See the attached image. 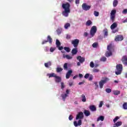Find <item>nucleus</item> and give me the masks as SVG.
I'll return each instance as SVG.
<instances>
[{
  "label": "nucleus",
  "mask_w": 127,
  "mask_h": 127,
  "mask_svg": "<svg viewBox=\"0 0 127 127\" xmlns=\"http://www.w3.org/2000/svg\"><path fill=\"white\" fill-rule=\"evenodd\" d=\"M121 61L124 65L125 66H127V56H124L122 59Z\"/></svg>",
  "instance_id": "obj_8"
},
{
  "label": "nucleus",
  "mask_w": 127,
  "mask_h": 127,
  "mask_svg": "<svg viewBox=\"0 0 127 127\" xmlns=\"http://www.w3.org/2000/svg\"><path fill=\"white\" fill-rule=\"evenodd\" d=\"M98 45L99 44H98V43L95 42L92 44V47H93V48H97V47H98Z\"/></svg>",
  "instance_id": "obj_36"
},
{
  "label": "nucleus",
  "mask_w": 127,
  "mask_h": 127,
  "mask_svg": "<svg viewBox=\"0 0 127 127\" xmlns=\"http://www.w3.org/2000/svg\"><path fill=\"white\" fill-rule=\"evenodd\" d=\"M52 64H51V62H49L47 63H45V66L46 68H48V67H49V66H51Z\"/></svg>",
  "instance_id": "obj_30"
},
{
  "label": "nucleus",
  "mask_w": 127,
  "mask_h": 127,
  "mask_svg": "<svg viewBox=\"0 0 127 127\" xmlns=\"http://www.w3.org/2000/svg\"><path fill=\"white\" fill-rule=\"evenodd\" d=\"M85 83V81L80 82L78 83V85H83Z\"/></svg>",
  "instance_id": "obj_59"
},
{
  "label": "nucleus",
  "mask_w": 127,
  "mask_h": 127,
  "mask_svg": "<svg viewBox=\"0 0 127 127\" xmlns=\"http://www.w3.org/2000/svg\"><path fill=\"white\" fill-rule=\"evenodd\" d=\"M84 36H85V37H87V36H88V33H87V32H84Z\"/></svg>",
  "instance_id": "obj_57"
},
{
  "label": "nucleus",
  "mask_w": 127,
  "mask_h": 127,
  "mask_svg": "<svg viewBox=\"0 0 127 127\" xmlns=\"http://www.w3.org/2000/svg\"><path fill=\"white\" fill-rule=\"evenodd\" d=\"M83 113L85 117H89V116L91 115V112H90L89 110H85Z\"/></svg>",
  "instance_id": "obj_19"
},
{
  "label": "nucleus",
  "mask_w": 127,
  "mask_h": 127,
  "mask_svg": "<svg viewBox=\"0 0 127 127\" xmlns=\"http://www.w3.org/2000/svg\"><path fill=\"white\" fill-rule=\"evenodd\" d=\"M120 119V117L118 116H117L115 117V118L113 120V122L116 124V123L117 122V121H118V120H119Z\"/></svg>",
  "instance_id": "obj_40"
},
{
  "label": "nucleus",
  "mask_w": 127,
  "mask_h": 127,
  "mask_svg": "<svg viewBox=\"0 0 127 127\" xmlns=\"http://www.w3.org/2000/svg\"><path fill=\"white\" fill-rule=\"evenodd\" d=\"M112 54H113L112 53V52L111 51H109L106 52L105 54V56L106 57H110V56H112Z\"/></svg>",
  "instance_id": "obj_23"
},
{
  "label": "nucleus",
  "mask_w": 127,
  "mask_h": 127,
  "mask_svg": "<svg viewBox=\"0 0 127 127\" xmlns=\"http://www.w3.org/2000/svg\"><path fill=\"white\" fill-rule=\"evenodd\" d=\"M79 42H80V40H79V39H74L71 41V44L73 45L74 48H77V47H78V45H79Z\"/></svg>",
  "instance_id": "obj_6"
},
{
  "label": "nucleus",
  "mask_w": 127,
  "mask_h": 127,
  "mask_svg": "<svg viewBox=\"0 0 127 127\" xmlns=\"http://www.w3.org/2000/svg\"><path fill=\"white\" fill-rule=\"evenodd\" d=\"M96 32H97V27L96 26H93L92 27L90 30V35H91L92 37L95 35Z\"/></svg>",
  "instance_id": "obj_5"
},
{
  "label": "nucleus",
  "mask_w": 127,
  "mask_h": 127,
  "mask_svg": "<svg viewBox=\"0 0 127 127\" xmlns=\"http://www.w3.org/2000/svg\"><path fill=\"white\" fill-rule=\"evenodd\" d=\"M123 23H126V22H127V18L125 20H124L123 21Z\"/></svg>",
  "instance_id": "obj_64"
},
{
  "label": "nucleus",
  "mask_w": 127,
  "mask_h": 127,
  "mask_svg": "<svg viewBox=\"0 0 127 127\" xmlns=\"http://www.w3.org/2000/svg\"><path fill=\"white\" fill-rule=\"evenodd\" d=\"M116 27H118V24H117V23L114 22L111 25L110 28L113 30V29H115Z\"/></svg>",
  "instance_id": "obj_20"
},
{
  "label": "nucleus",
  "mask_w": 127,
  "mask_h": 127,
  "mask_svg": "<svg viewBox=\"0 0 127 127\" xmlns=\"http://www.w3.org/2000/svg\"><path fill=\"white\" fill-rule=\"evenodd\" d=\"M102 107H103V102L101 101L100 103V104L99 105V108H102Z\"/></svg>",
  "instance_id": "obj_49"
},
{
  "label": "nucleus",
  "mask_w": 127,
  "mask_h": 127,
  "mask_svg": "<svg viewBox=\"0 0 127 127\" xmlns=\"http://www.w3.org/2000/svg\"><path fill=\"white\" fill-rule=\"evenodd\" d=\"M78 53V49L77 48H74L71 50V54L72 55H76Z\"/></svg>",
  "instance_id": "obj_15"
},
{
  "label": "nucleus",
  "mask_w": 127,
  "mask_h": 127,
  "mask_svg": "<svg viewBox=\"0 0 127 127\" xmlns=\"http://www.w3.org/2000/svg\"><path fill=\"white\" fill-rule=\"evenodd\" d=\"M47 76H49V78H52V77L56 78L57 75H56L55 73L53 72L52 73H48L47 74Z\"/></svg>",
  "instance_id": "obj_17"
},
{
  "label": "nucleus",
  "mask_w": 127,
  "mask_h": 127,
  "mask_svg": "<svg viewBox=\"0 0 127 127\" xmlns=\"http://www.w3.org/2000/svg\"><path fill=\"white\" fill-rule=\"evenodd\" d=\"M123 108L124 110H127V103L125 102L123 105Z\"/></svg>",
  "instance_id": "obj_33"
},
{
  "label": "nucleus",
  "mask_w": 127,
  "mask_h": 127,
  "mask_svg": "<svg viewBox=\"0 0 127 127\" xmlns=\"http://www.w3.org/2000/svg\"><path fill=\"white\" fill-rule=\"evenodd\" d=\"M79 77L80 78H83V74H81V73H79Z\"/></svg>",
  "instance_id": "obj_61"
},
{
  "label": "nucleus",
  "mask_w": 127,
  "mask_h": 127,
  "mask_svg": "<svg viewBox=\"0 0 127 127\" xmlns=\"http://www.w3.org/2000/svg\"><path fill=\"white\" fill-rule=\"evenodd\" d=\"M73 125L74 127H78V126H80L82 125V120H78V123H77V121H74Z\"/></svg>",
  "instance_id": "obj_13"
},
{
  "label": "nucleus",
  "mask_w": 127,
  "mask_h": 127,
  "mask_svg": "<svg viewBox=\"0 0 127 127\" xmlns=\"http://www.w3.org/2000/svg\"><path fill=\"white\" fill-rule=\"evenodd\" d=\"M50 50L51 52H54V51L55 50V48H51Z\"/></svg>",
  "instance_id": "obj_51"
},
{
  "label": "nucleus",
  "mask_w": 127,
  "mask_h": 127,
  "mask_svg": "<svg viewBox=\"0 0 127 127\" xmlns=\"http://www.w3.org/2000/svg\"><path fill=\"white\" fill-rule=\"evenodd\" d=\"M76 4H79L80 3V0H75Z\"/></svg>",
  "instance_id": "obj_56"
},
{
  "label": "nucleus",
  "mask_w": 127,
  "mask_h": 127,
  "mask_svg": "<svg viewBox=\"0 0 127 127\" xmlns=\"http://www.w3.org/2000/svg\"><path fill=\"white\" fill-rule=\"evenodd\" d=\"M112 48H113V44H110L107 46V50H108V51H111V50H112Z\"/></svg>",
  "instance_id": "obj_31"
},
{
  "label": "nucleus",
  "mask_w": 127,
  "mask_h": 127,
  "mask_svg": "<svg viewBox=\"0 0 127 127\" xmlns=\"http://www.w3.org/2000/svg\"><path fill=\"white\" fill-rule=\"evenodd\" d=\"M82 7L83 10H85L87 11V10H89V9L91 8V5H88L87 3H83L82 5Z\"/></svg>",
  "instance_id": "obj_7"
},
{
  "label": "nucleus",
  "mask_w": 127,
  "mask_h": 127,
  "mask_svg": "<svg viewBox=\"0 0 127 127\" xmlns=\"http://www.w3.org/2000/svg\"><path fill=\"white\" fill-rule=\"evenodd\" d=\"M71 26V25L69 23H66L64 25V28L65 29H68V27H70Z\"/></svg>",
  "instance_id": "obj_32"
},
{
  "label": "nucleus",
  "mask_w": 127,
  "mask_h": 127,
  "mask_svg": "<svg viewBox=\"0 0 127 127\" xmlns=\"http://www.w3.org/2000/svg\"><path fill=\"white\" fill-rule=\"evenodd\" d=\"M66 38V39H70V38H71V36H70V35H67Z\"/></svg>",
  "instance_id": "obj_55"
},
{
  "label": "nucleus",
  "mask_w": 127,
  "mask_h": 127,
  "mask_svg": "<svg viewBox=\"0 0 127 127\" xmlns=\"http://www.w3.org/2000/svg\"><path fill=\"white\" fill-rule=\"evenodd\" d=\"M68 96V94H62L61 97L63 98V101H65L66 100V98Z\"/></svg>",
  "instance_id": "obj_26"
},
{
  "label": "nucleus",
  "mask_w": 127,
  "mask_h": 127,
  "mask_svg": "<svg viewBox=\"0 0 127 127\" xmlns=\"http://www.w3.org/2000/svg\"><path fill=\"white\" fill-rule=\"evenodd\" d=\"M63 58H66V59H67L68 60H70V59H72L73 57L70 56L68 55L63 54Z\"/></svg>",
  "instance_id": "obj_21"
},
{
  "label": "nucleus",
  "mask_w": 127,
  "mask_h": 127,
  "mask_svg": "<svg viewBox=\"0 0 127 127\" xmlns=\"http://www.w3.org/2000/svg\"><path fill=\"white\" fill-rule=\"evenodd\" d=\"M104 120L105 117L103 116H101L98 117V118L97 119V122H100V121H101V122H103Z\"/></svg>",
  "instance_id": "obj_24"
},
{
  "label": "nucleus",
  "mask_w": 127,
  "mask_h": 127,
  "mask_svg": "<svg viewBox=\"0 0 127 127\" xmlns=\"http://www.w3.org/2000/svg\"><path fill=\"white\" fill-rule=\"evenodd\" d=\"M47 42H48V41H47V40H44V41H43V42H42V44H46V43H47Z\"/></svg>",
  "instance_id": "obj_52"
},
{
  "label": "nucleus",
  "mask_w": 127,
  "mask_h": 127,
  "mask_svg": "<svg viewBox=\"0 0 127 127\" xmlns=\"http://www.w3.org/2000/svg\"><path fill=\"white\" fill-rule=\"evenodd\" d=\"M123 13L126 14L127 13V9H125L123 11Z\"/></svg>",
  "instance_id": "obj_50"
},
{
  "label": "nucleus",
  "mask_w": 127,
  "mask_h": 127,
  "mask_svg": "<svg viewBox=\"0 0 127 127\" xmlns=\"http://www.w3.org/2000/svg\"><path fill=\"white\" fill-rule=\"evenodd\" d=\"M62 8L64 9L62 12V14L64 16L67 17L69 16V14L71 12V10L70 7H71V5L68 2H66L65 3L62 4Z\"/></svg>",
  "instance_id": "obj_1"
},
{
  "label": "nucleus",
  "mask_w": 127,
  "mask_h": 127,
  "mask_svg": "<svg viewBox=\"0 0 127 127\" xmlns=\"http://www.w3.org/2000/svg\"><path fill=\"white\" fill-rule=\"evenodd\" d=\"M62 71H63V68L61 67H58L57 68V73H59L60 72H62Z\"/></svg>",
  "instance_id": "obj_35"
},
{
  "label": "nucleus",
  "mask_w": 127,
  "mask_h": 127,
  "mask_svg": "<svg viewBox=\"0 0 127 127\" xmlns=\"http://www.w3.org/2000/svg\"><path fill=\"white\" fill-rule=\"evenodd\" d=\"M47 41L49 42L50 44H52V38H51V36L49 35L48 36Z\"/></svg>",
  "instance_id": "obj_22"
},
{
  "label": "nucleus",
  "mask_w": 127,
  "mask_h": 127,
  "mask_svg": "<svg viewBox=\"0 0 127 127\" xmlns=\"http://www.w3.org/2000/svg\"><path fill=\"white\" fill-rule=\"evenodd\" d=\"M113 94L115 96H118V95H120V94H121V91L119 90H115L113 91Z\"/></svg>",
  "instance_id": "obj_28"
},
{
  "label": "nucleus",
  "mask_w": 127,
  "mask_h": 127,
  "mask_svg": "<svg viewBox=\"0 0 127 127\" xmlns=\"http://www.w3.org/2000/svg\"><path fill=\"white\" fill-rule=\"evenodd\" d=\"M92 71L94 73H98L100 71V70L98 68H94Z\"/></svg>",
  "instance_id": "obj_42"
},
{
  "label": "nucleus",
  "mask_w": 127,
  "mask_h": 127,
  "mask_svg": "<svg viewBox=\"0 0 127 127\" xmlns=\"http://www.w3.org/2000/svg\"><path fill=\"white\" fill-rule=\"evenodd\" d=\"M100 61H102L103 62H105L107 61V58L105 57H103L100 59Z\"/></svg>",
  "instance_id": "obj_39"
},
{
  "label": "nucleus",
  "mask_w": 127,
  "mask_h": 127,
  "mask_svg": "<svg viewBox=\"0 0 127 127\" xmlns=\"http://www.w3.org/2000/svg\"><path fill=\"white\" fill-rule=\"evenodd\" d=\"M64 70H68V64L67 63H65L64 64Z\"/></svg>",
  "instance_id": "obj_34"
},
{
  "label": "nucleus",
  "mask_w": 127,
  "mask_h": 127,
  "mask_svg": "<svg viewBox=\"0 0 127 127\" xmlns=\"http://www.w3.org/2000/svg\"><path fill=\"white\" fill-rule=\"evenodd\" d=\"M77 60H78L80 63H84L85 62V58L82 57L80 56H78L76 58Z\"/></svg>",
  "instance_id": "obj_10"
},
{
  "label": "nucleus",
  "mask_w": 127,
  "mask_h": 127,
  "mask_svg": "<svg viewBox=\"0 0 127 127\" xmlns=\"http://www.w3.org/2000/svg\"><path fill=\"white\" fill-rule=\"evenodd\" d=\"M72 73H73V70H69L66 73V75H65L66 79H69V78H70V76L72 75Z\"/></svg>",
  "instance_id": "obj_12"
},
{
  "label": "nucleus",
  "mask_w": 127,
  "mask_h": 127,
  "mask_svg": "<svg viewBox=\"0 0 127 127\" xmlns=\"http://www.w3.org/2000/svg\"><path fill=\"white\" fill-rule=\"evenodd\" d=\"M116 13H117V10H112L110 13V20L112 22H115V19H116Z\"/></svg>",
  "instance_id": "obj_4"
},
{
  "label": "nucleus",
  "mask_w": 127,
  "mask_h": 127,
  "mask_svg": "<svg viewBox=\"0 0 127 127\" xmlns=\"http://www.w3.org/2000/svg\"><path fill=\"white\" fill-rule=\"evenodd\" d=\"M45 51L46 52H47V51H48V48L47 47H45Z\"/></svg>",
  "instance_id": "obj_58"
},
{
  "label": "nucleus",
  "mask_w": 127,
  "mask_h": 127,
  "mask_svg": "<svg viewBox=\"0 0 127 127\" xmlns=\"http://www.w3.org/2000/svg\"><path fill=\"white\" fill-rule=\"evenodd\" d=\"M63 47H59V50H63Z\"/></svg>",
  "instance_id": "obj_60"
},
{
  "label": "nucleus",
  "mask_w": 127,
  "mask_h": 127,
  "mask_svg": "<svg viewBox=\"0 0 127 127\" xmlns=\"http://www.w3.org/2000/svg\"><path fill=\"white\" fill-rule=\"evenodd\" d=\"M99 14H100V13H99V12L97 11H94V15H95V16H98Z\"/></svg>",
  "instance_id": "obj_43"
},
{
  "label": "nucleus",
  "mask_w": 127,
  "mask_h": 127,
  "mask_svg": "<svg viewBox=\"0 0 127 127\" xmlns=\"http://www.w3.org/2000/svg\"><path fill=\"white\" fill-rule=\"evenodd\" d=\"M93 80V75H91L89 78V81H92Z\"/></svg>",
  "instance_id": "obj_53"
},
{
  "label": "nucleus",
  "mask_w": 127,
  "mask_h": 127,
  "mask_svg": "<svg viewBox=\"0 0 127 127\" xmlns=\"http://www.w3.org/2000/svg\"><path fill=\"white\" fill-rule=\"evenodd\" d=\"M118 31H119V30L117 29L116 30H113L112 31V32H113V33H116V32H118Z\"/></svg>",
  "instance_id": "obj_54"
},
{
  "label": "nucleus",
  "mask_w": 127,
  "mask_h": 127,
  "mask_svg": "<svg viewBox=\"0 0 127 127\" xmlns=\"http://www.w3.org/2000/svg\"><path fill=\"white\" fill-rule=\"evenodd\" d=\"M89 76H90V74H89V73H86V74L84 75V78H85V79H88V78H89Z\"/></svg>",
  "instance_id": "obj_44"
},
{
  "label": "nucleus",
  "mask_w": 127,
  "mask_h": 127,
  "mask_svg": "<svg viewBox=\"0 0 127 127\" xmlns=\"http://www.w3.org/2000/svg\"><path fill=\"white\" fill-rule=\"evenodd\" d=\"M92 23H93L92 22V21H91L90 20H88L86 22V26H90V25H91Z\"/></svg>",
  "instance_id": "obj_27"
},
{
  "label": "nucleus",
  "mask_w": 127,
  "mask_h": 127,
  "mask_svg": "<svg viewBox=\"0 0 127 127\" xmlns=\"http://www.w3.org/2000/svg\"><path fill=\"white\" fill-rule=\"evenodd\" d=\"M122 125H123V122H122V121L118 122L115 124V126L117 127H121Z\"/></svg>",
  "instance_id": "obj_25"
},
{
  "label": "nucleus",
  "mask_w": 127,
  "mask_h": 127,
  "mask_svg": "<svg viewBox=\"0 0 127 127\" xmlns=\"http://www.w3.org/2000/svg\"><path fill=\"white\" fill-rule=\"evenodd\" d=\"M104 35H106V36L108 35V31H106L105 32Z\"/></svg>",
  "instance_id": "obj_63"
},
{
  "label": "nucleus",
  "mask_w": 127,
  "mask_h": 127,
  "mask_svg": "<svg viewBox=\"0 0 127 127\" xmlns=\"http://www.w3.org/2000/svg\"><path fill=\"white\" fill-rule=\"evenodd\" d=\"M122 72H123V64H117L115 74H116V75H121Z\"/></svg>",
  "instance_id": "obj_2"
},
{
  "label": "nucleus",
  "mask_w": 127,
  "mask_h": 127,
  "mask_svg": "<svg viewBox=\"0 0 127 127\" xmlns=\"http://www.w3.org/2000/svg\"><path fill=\"white\" fill-rule=\"evenodd\" d=\"M69 86H70V87H71V86H72L73 85V82H69Z\"/></svg>",
  "instance_id": "obj_62"
},
{
  "label": "nucleus",
  "mask_w": 127,
  "mask_h": 127,
  "mask_svg": "<svg viewBox=\"0 0 127 127\" xmlns=\"http://www.w3.org/2000/svg\"><path fill=\"white\" fill-rule=\"evenodd\" d=\"M106 93H108V94H110V93L112 92V89L110 88H106L105 90Z\"/></svg>",
  "instance_id": "obj_41"
},
{
  "label": "nucleus",
  "mask_w": 127,
  "mask_h": 127,
  "mask_svg": "<svg viewBox=\"0 0 127 127\" xmlns=\"http://www.w3.org/2000/svg\"><path fill=\"white\" fill-rule=\"evenodd\" d=\"M68 120L69 121H72V120H73V116H72V115H70L68 117Z\"/></svg>",
  "instance_id": "obj_48"
},
{
  "label": "nucleus",
  "mask_w": 127,
  "mask_h": 127,
  "mask_svg": "<svg viewBox=\"0 0 127 127\" xmlns=\"http://www.w3.org/2000/svg\"><path fill=\"white\" fill-rule=\"evenodd\" d=\"M119 3V1L118 0H114L113 1V6L114 7H116L117 5H118V4Z\"/></svg>",
  "instance_id": "obj_29"
},
{
  "label": "nucleus",
  "mask_w": 127,
  "mask_h": 127,
  "mask_svg": "<svg viewBox=\"0 0 127 127\" xmlns=\"http://www.w3.org/2000/svg\"><path fill=\"white\" fill-rule=\"evenodd\" d=\"M84 118V114L83 112H79L78 115H76L75 120H79V119H83Z\"/></svg>",
  "instance_id": "obj_11"
},
{
  "label": "nucleus",
  "mask_w": 127,
  "mask_h": 127,
  "mask_svg": "<svg viewBox=\"0 0 127 127\" xmlns=\"http://www.w3.org/2000/svg\"><path fill=\"white\" fill-rule=\"evenodd\" d=\"M65 88V85H64V82H61V89L63 90Z\"/></svg>",
  "instance_id": "obj_47"
},
{
  "label": "nucleus",
  "mask_w": 127,
  "mask_h": 127,
  "mask_svg": "<svg viewBox=\"0 0 127 127\" xmlns=\"http://www.w3.org/2000/svg\"><path fill=\"white\" fill-rule=\"evenodd\" d=\"M115 40L116 42L122 41L124 40V36L122 35H117L115 37Z\"/></svg>",
  "instance_id": "obj_9"
},
{
  "label": "nucleus",
  "mask_w": 127,
  "mask_h": 127,
  "mask_svg": "<svg viewBox=\"0 0 127 127\" xmlns=\"http://www.w3.org/2000/svg\"><path fill=\"white\" fill-rule=\"evenodd\" d=\"M80 99L82 102H83V103L86 102L87 101V99L86 98V96H85L84 94H82L81 95Z\"/></svg>",
  "instance_id": "obj_16"
},
{
  "label": "nucleus",
  "mask_w": 127,
  "mask_h": 127,
  "mask_svg": "<svg viewBox=\"0 0 127 127\" xmlns=\"http://www.w3.org/2000/svg\"><path fill=\"white\" fill-rule=\"evenodd\" d=\"M55 79L56 83H60V82L62 81L61 77L58 76L57 75L56 76Z\"/></svg>",
  "instance_id": "obj_18"
},
{
  "label": "nucleus",
  "mask_w": 127,
  "mask_h": 127,
  "mask_svg": "<svg viewBox=\"0 0 127 127\" xmlns=\"http://www.w3.org/2000/svg\"><path fill=\"white\" fill-rule=\"evenodd\" d=\"M94 84L95 85V90L98 89V88H99V85H98V82H95Z\"/></svg>",
  "instance_id": "obj_45"
},
{
  "label": "nucleus",
  "mask_w": 127,
  "mask_h": 127,
  "mask_svg": "<svg viewBox=\"0 0 127 127\" xmlns=\"http://www.w3.org/2000/svg\"><path fill=\"white\" fill-rule=\"evenodd\" d=\"M90 66L91 68H94V62H91L90 63Z\"/></svg>",
  "instance_id": "obj_46"
},
{
  "label": "nucleus",
  "mask_w": 127,
  "mask_h": 127,
  "mask_svg": "<svg viewBox=\"0 0 127 127\" xmlns=\"http://www.w3.org/2000/svg\"><path fill=\"white\" fill-rule=\"evenodd\" d=\"M102 79V80L99 81V87L100 89H103L104 85H105V84L110 80L108 77H103Z\"/></svg>",
  "instance_id": "obj_3"
},
{
  "label": "nucleus",
  "mask_w": 127,
  "mask_h": 127,
  "mask_svg": "<svg viewBox=\"0 0 127 127\" xmlns=\"http://www.w3.org/2000/svg\"><path fill=\"white\" fill-rule=\"evenodd\" d=\"M89 109L91 112H96L97 111V107L95 105H90Z\"/></svg>",
  "instance_id": "obj_14"
},
{
  "label": "nucleus",
  "mask_w": 127,
  "mask_h": 127,
  "mask_svg": "<svg viewBox=\"0 0 127 127\" xmlns=\"http://www.w3.org/2000/svg\"><path fill=\"white\" fill-rule=\"evenodd\" d=\"M56 43L57 47H59V46L61 45V43H60V41L59 40H56Z\"/></svg>",
  "instance_id": "obj_37"
},
{
  "label": "nucleus",
  "mask_w": 127,
  "mask_h": 127,
  "mask_svg": "<svg viewBox=\"0 0 127 127\" xmlns=\"http://www.w3.org/2000/svg\"><path fill=\"white\" fill-rule=\"evenodd\" d=\"M64 49L66 52H70V48H69V47H64Z\"/></svg>",
  "instance_id": "obj_38"
}]
</instances>
